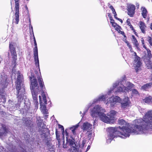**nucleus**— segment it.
<instances>
[{
  "label": "nucleus",
  "instance_id": "45",
  "mask_svg": "<svg viewBox=\"0 0 152 152\" xmlns=\"http://www.w3.org/2000/svg\"><path fill=\"white\" fill-rule=\"evenodd\" d=\"M125 43L127 44V45H128V44H129V42L128 41H125Z\"/></svg>",
  "mask_w": 152,
  "mask_h": 152
},
{
  "label": "nucleus",
  "instance_id": "18",
  "mask_svg": "<svg viewBox=\"0 0 152 152\" xmlns=\"http://www.w3.org/2000/svg\"><path fill=\"white\" fill-rule=\"evenodd\" d=\"M116 112L114 110H111L107 113V115L112 119V121H113L114 118L116 115Z\"/></svg>",
  "mask_w": 152,
  "mask_h": 152
},
{
  "label": "nucleus",
  "instance_id": "34",
  "mask_svg": "<svg viewBox=\"0 0 152 152\" xmlns=\"http://www.w3.org/2000/svg\"><path fill=\"white\" fill-rule=\"evenodd\" d=\"M86 141L85 140H83V143L82 144V146L83 147L86 144Z\"/></svg>",
  "mask_w": 152,
  "mask_h": 152
},
{
  "label": "nucleus",
  "instance_id": "24",
  "mask_svg": "<svg viewBox=\"0 0 152 152\" xmlns=\"http://www.w3.org/2000/svg\"><path fill=\"white\" fill-rule=\"evenodd\" d=\"M132 41L133 43L136 47H137L138 45V43L136 39L134 36L132 35Z\"/></svg>",
  "mask_w": 152,
  "mask_h": 152
},
{
  "label": "nucleus",
  "instance_id": "19",
  "mask_svg": "<svg viewBox=\"0 0 152 152\" xmlns=\"http://www.w3.org/2000/svg\"><path fill=\"white\" fill-rule=\"evenodd\" d=\"M79 126V123H78L75 125L73 126L72 127H70L69 129L72 132L73 134H76V130Z\"/></svg>",
  "mask_w": 152,
  "mask_h": 152
},
{
  "label": "nucleus",
  "instance_id": "16",
  "mask_svg": "<svg viewBox=\"0 0 152 152\" xmlns=\"http://www.w3.org/2000/svg\"><path fill=\"white\" fill-rule=\"evenodd\" d=\"M92 125L88 123H84L82 129L84 130H90L92 128Z\"/></svg>",
  "mask_w": 152,
  "mask_h": 152
},
{
  "label": "nucleus",
  "instance_id": "36",
  "mask_svg": "<svg viewBox=\"0 0 152 152\" xmlns=\"http://www.w3.org/2000/svg\"><path fill=\"white\" fill-rule=\"evenodd\" d=\"M142 44L143 45V47L145 49L147 50V49L146 47H145V45H144V41L143 40H142Z\"/></svg>",
  "mask_w": 152,
  "mask_h": 152
},
{
  "label": "nucleus",
  "instance_id": "44",
  "mask_svg": "<svg viewBox=\"0 0 152 152\" xmlns=\"http://www.w3.org/2000/svg\"><path fill=\"white\" fill-rule=\"evenodd\" d=\"M110 23H111L112 24L113 23H114V20H113L112 21H110Z\"/></svg>",
  "mask_w": 152,
  "mask_h": 152
},
{
  "label": "nucleus",
  "instance_id": "40",
  "mask_svg": "<svg viewBox=\"0 0 152 152\" xmlns=\"http://www.w3.org/2000/svg\"><path fill=\"white\" fill-rule=\"evenodd\" d=\"M129 26H130V28L132 29V30H134L133 27L131 25Z\"/></svg>",
  "mask_w": 152,
  "mask_h": 152
},
{
  "label": "nucleus",
  "instance_id": "11",
  "mask_svg": "<svg viewBox=\"0 0 152 152\" xmlns=\"http://www.w3.org/2000/svg\"><path fill=\"white\" fill-rule=\"evenodd\" d=\"M15 15L13 20V23L18 24L19 21V4L18 0H15Z\"/></svg>",
  "mask_w": 152,
  "mask_h": 152
},
{
  "label": "nucleus",
  "instance_id": "53",
  "mask_svg": "<svg viewBox=\"0 0 152 152\" xmlns=\"http://www.w3.org/2000/svg\"><path fill=\"white\" fill-rule=\"evenodd\" d=\"M124 37H126V36L125 35H124Z\"/></svg>",
  "mask_w": 152,
  "mask_h": 152
},
{
  "label": "nucleus",
  "instance_id": "41",
  "mask_svg": "<svg viewBox=\"0 0 152 152\" xmlns=\"http://www.w3.org/2000/svg\"><path fill=\"white\" fill-rule=\"evenodd\" d=\"M119 32L120 33H121V34H122L123 35H124V32L122 31H120V32Z\"/></svg>",
  "mask_w": 152,
  "mask_h": 152
},
{
  "label": "nucleus",
  "instance_id": "5",
  "mask_svg": "<svg viewBox=\"0 0 152 152\" xmlns=\"http://www.w3.org/2000/svg\"><path fill=\"white\" fill-rule=\"evenodd\" d=\"M103 112H105V110L99 105H96L91 109V115L93 118L99 116L101 120L105 123H112L113 121L111 118L107 116Z\"/></svg>",
  "mask_w": 152,
  "mask_h": 152
},
{
  "label": "nucleus",
  "instance_id": "12",
  "mask_svg": "<svg viewBox=\"0 0 152 152\" xmlns=\"http://www.w3.org/2000/svg\"><path fill=\"white\" fill-rule=\"evenodd\" d=\"M34 41L35 47L33 49L34 58L35 63L36 65L38 67H39V62L38 56V49L37 43L35 38L34 35Z\"/></svg>",
  "mask_w": 152,
  "mask_h": 152
},
{
  "label": "nucleus",
  "instance_id": "14",
  "mask_svg": "<svg viewBox=\"0 0 152 152\" xmlns=\"http://www.w3.org/2000/svg\"><path fill=\"white\" fill-rule=\"evenodd\" d=\"M141 15L144 18H146L147 17L148 12L146 8L144 7H141Z\"/></svg>",
  "mask_w": 152,
  "mask_h": 152
},
{
  "label": "nucleus",
  "instance_id": "8",
  "mask_svg": "<svg viewBox=\"0 0 152 152\" xmlns=\"http://www.w3.org/2000/svg\"><path fill=\"white\" fill-rule=\"evenodd\" d=\"M132 56L134 60L133 61V66L137 72L141 69V66L142 63L140 58L138 56L136 53L133 51V54H132Z\"/></svg>",
  "mask_w": 152,
  "mask_h": 152
},
{
  "label": "nucleus",
  "instance_id": "27",
  "mask_svg": "<svg viewBox=\"0 0 152 152\" xmlns=\"http://www.w3.org/2000/svg\"><path fill=\"white\" fill-rule=\"evenodd\" d=\"M151 53H148V55L144 59L145 61L146 60H150L151 58Z\"/></svg>",
  "mask_w": 152,
  "mask_h": 152
},
{
  "label": "nucleus",
  "instance_id": "50",
  "mask_svg": "<svg viewBox=\"0 0 152 152\" xmlns=\"http://www.w3.org/2000/svg\"><path fill=\"white\" fill-rule=\"evenodd\" d=\"M91 134H92L91 133H90L88 135V137H90V136H91Z\"/></svg>",
  "mask_w": 152,
  "mask_h": 152
},
{
  "label": "nucleus",
  "instance_id": "4",
  "mask_svg": "<svg viewBox=\"0 0 152 152\" xmlns=\"http://www.w3.org/2000/svg\"><path fill=\"white\" fill-rule=\"evenodd\" d=\"M22 75L20 73H18L17 80L16 82V89L17 91V97L18 102L16 104L15 110L20 108V103L23 102L24 99V94L25 89L23 84Z\"/></svg>",
  "mask_w": 152,
  "mask_h": 152
},
{
  "label": "nucleus",
  "instance_id": "15",
  "mask_svg": "<svg viewBox=\"0 0 152 152\" xmlns=\"http://www.w3.org/2000/svg\"><path fill=\"white\" fill-rule=\"evenodd\" d=\"M139 26L142 32L145 34V29L146 27L145 23L142 21H140L139 22Z\"/></svg>",
  "mask_w": 152,
  "mask_h": 152
},
{
  "label": "nucleus",
  "instance_id": "17",
  "mask_svg": "<svg viewBox=\"0 0 152 152\" xmlns=\"http://www.w3.org/2000/svg\"><path fill=\"white\" fill-rule=\"evenodd\" d=\"M152 87V82L146 83L142 86L141 89L145 91H148Z\"/></svg>",
  "mask_w": 152,
  "mask_h": 152
},
{
  "label": "nucleus",
  "instance_id": "26",
  "mask_svg": "<svg viewBox=\"0 0 152 152\" xmlns=\"http://www.w3.org/2000/svg\"><path fill=\"white\" fill-rule=\"evenodd\" d=\"M109 7L112 10V13L114 14V16H117L116 13L112 5H109Z\"/></svg>",
  "mask_w": 152,
  "mask_h": 152
},
{
  "label": "nucleus",
  "instance_id": "54",
  "mask_svg": "<svg viewBox=\"0 0 152 152\" xmlns=\"http://www.w3.org/2000/svg\"><path fill=\"white\" fill-rule=\"evenodd\" d=\"M139 7V5H138V6H137L138 8V7Z\"/></svg>",
  "mask_w": 152,
  "mask_h": 152
},
{
  "label": "nucleus",
  "instance_id": "51",
  "mask_svg": "<svg viewBox=\"0 0 152 152\" xmlns=\"http://www.w3.org/2000/svg\"><path fill=\"white\" fill-rule=\"evenodd\" d=\"M96 123V120H95L94 121V126L95 125V123Z\"/></svg>",
  "mask_w": 152,
  "mask_h": 152
},
{
  "label": "nucleus",
  "instance_id": "20",
  "mask_svg": "<svg viewBox=\"0 0 152 152\" xmlns=\"http://www.w3.org/2000/svg\"><path fill=\"white\" fill-rule=\"evenodd\" d=\"M145 62L148 69H152V62L150 60H146L145 61ZM151 80H152V74L151 75Z\"/></svg>",
  "mask_w": 152,
  "mask_h": 152
},
{
  "label": "nucleus",
  "instance_id": "10",
  "mask_svg": "<svg viewBox=\"0 0 152 152\" xmlns=\"http://www.w3.org/2000/svg\"><path fill=\"white\" fill-rule=\"evenodd\" d=\"M108 98L107 95V94L101 95H99L97 98H96L91 103H90L88 104V108H89L92 105H94V104H95L102 101L105 102H105L106 104H110V103H107V102H106L105 100ZM107 102H108V101Z\"/></svg>",
  "mask_w": 152,
  "mask_h": 152
},
{
  "label": "nucleus",
  "instance_id": "52",
  "mask_svg": "<svg viewBox=\"0 0 152 152\" xmlns=\"http://www.w3.org/2000/svg\"><path fill=\"white\" fill-rule=\"evenodd\" d=\"M147 19H148V21H149V17Z\"/></svg>",
  "mask_w": 152,
  "mask_h": 152
},
{
  "label": "nucleus",
  "instance_id": "28",
  "mask_svg": "<svg viewBox=\"0 0 152 152\" xmlns=\"http://www.w3.org/2000/svg\"><path fill=\"white\" fill-rule=\"evenodd\" d=\"M56 138L57 139V140H58V142H59L60 140L59 137V134L57 130L56 131Z\"/></svg>",
  "mask_w": 152,
  "mask_h": 152
},
{
  "label": "nucleus",
  "instance_id": "23",
  "mask_svg": "<svg viewBox=\"0 0 152 152\" xmlns=\"http://www.w3.org/2000/svg\"><path fill=\"white\" fill-rule=\"evenodd\" d=\"M25 106L23 108L26 110H28L30 108V103L28 101L24 102Z\"/></svg>",
  "mask_w": 152,
  "mask_h": 152
},
{
  "label": "nucleus",
  "instance_id": "38",
  "mask_svg": "<svg viewBox=\"0 0 152 152\" xmlns=\"http://www.w3.org/2000/svg\"><path fill=\"white\" fill-rule=\"evenodd\" d=\"M112 26L114 27L115 28L116 26H117V24L114 22V23H113L112 24Z\"/></svg>",
  "mask_w": 152,
  "mask_h": 152
},
{
  "label": "nucleus",
  "instance_id": "31",
  "mask_svg": "<svg viewBox=\"0 0 152 152\" xmlns=\"http://www.w3.org/2000/svg\"><path fill=\"white\" fill-rule=\"evenodd\" d=\"M127 46L129 47V48L130 49V51L132 53V54H133V50H132V48L131 46L129 44L127 45Z\"/></svg>",
  "mask_w": 152,
  "mask_h": 152
},
{
  "label": "nucleus",
  "instance_id": "49",
  "mask_svg": "<svg viewBox=\"0 0 152 152\" xmlns=\"http://www.w3.org/2000/svg\"><path fill=\"white\" fill-rule=\"evenodd\" d=\"M25 8H26V10H27L28 11V7H27V6H25Z\"/></svg>",
  "mask_w": 152,
  "mask_h": 152
},
{
  "label": "nucleus",
  "instance_id": "7",
  "mask_svg": "<svg viewBox=\"0 0 152 152\" xmlns=\"http://www.w3.org/2000/svg\"><path fill=\"white\" fill-rule=\"evenodd\" d=\"M66 136V142L65 145L64 144V145L63 147L64 148H66L70 146L71 148V151L72 152H81V151H80L78 149V145L76 142L75 140L72 139H68L67 137L68 136V133H67V129L65 130Z\"/></svg>",
  "mask_w": 152,
  "mask_h": 152
},
{
  "label": "nucleus",
  "instance_id": "48",
  "mask_svg": "<svg viewBox=\"0 0 152 152\" xmlns=\"http://www.w3.org/2000/svg\"><path fill=\"white\" fill-rule=\"evenodd\" d=\"M87 111V110H86L85 112H83V114L84 115Z\"/></svg>",
  "mask_w": 152,
  "mask_h": 152
},
{
  "label": "nucleus",
  "instance_id": "35",
  "mask_svg": "<svg viewBox=\"0 0 152 152\" xmlns=\"http://www.w3.org/2000/svg\"><path fill=\"white\" fill-rule=\"evenodd\" d=\"M29 22H30L29 26V28H31V30H32V31L33 32V27H32V26L31 25L30 20H29Z\"/></svg>",
  "mask_w": 152,
  "mask_h": 152
},
{
  "label": "nucleus",
  "instance_id": "43",
  "mask_svg": "<svg viewBox=\"0 0 152 152\" xmlns=\"http://www.w3.org/2000/svg\"><path fill=\"white\" fill-rule=\"evenodd\" d=\"M146 50H147L148 53H151V51L149 49H147Z\"/></svg>",
  "mask_w": 152,
  "mask_h": 152
},
{
  "label": "nucleus",
  "instance_id": "22",
  "mask_svg": "<svg viewBox=\"0 0 152 152\" xmlns=\"http://www.w3.org/2000/svg\"><path fill=\"white\" fill-rule=\"evenodd\" d=\"M146 103L150 104L152 102V96H150L146 97L143 100Z\"/></svg>",
  "mask_w": 152,
  "mask_h": 152
},
{
  "label": "nucleus",
  "instance_id": "55",
  "mask_svg": "<svg viewBox=\"0 0 152 152\" xmlns=\"http://www.w3.org/2000/svg\"><path fill=\"white\" fill-rule=\"evenodd\" d=\"M139 7V5H138V6H137L138 8V7Z\"/></svg>",
  "mask_w": 152,
  "mask_h": 152
},
{
  "label": "nucleus",
  "instance_id": "29",
  "mask_svg": "<svg viewBox=\"0 0 152 152\" xmlns=\"http://www.w3.org/2000/svg\"><path fill=\"white\" fill-rule=\"evenodd\" d=\"M59 128H61V130H62V134L63 136V137H64V127L63 126L61 125H59Z\"/></svg>",
  "mask_w": 152,
  "mask_h": 152
},
{
  "label": "nucleus",
  "instance_id": "9",
  "mask_svg": "<svg viewBox=\"0 0 152 152\" xmlns=\"http://www.w3.org/2000/svg\"><path fill=\"white\" fill-rule=\"evenodd\" d=\"M18 47V45L16 43L12 42H10L9 46V50L8 55L10 57V53L14 61H16V60L17 59V56L15 48Z\"/></svg>",
  "mask_w": 152,
  "mask_h": 152
},
{
  "label": "nucleus",
  "instance_id": "56",
  "mask_svg": "<svg viewBox=\"0 0 152 152\" xmlns=\"http://www.w3.org/2000/svg\"><path fill=\"white\" fill-rule=\"evenodd\" d=\"M81 113V112H80V114Z\"/></svg>",
  "mask_w": 152,
  "mask_h": 152
},
{
  "label": "nucleus",
  "instance_id": "25",
  "mask_svg": "<svg viewBox=\"0 0 152 152\" xmlns=\"http://www.w3.org/2000/svg\"><path fill=\"white\" fill-rule=\"evenodd\" d=\"M139 94V93L136 89H134L132 90V96H138Z\"/></svg>",
  "mask_w": 152,
  "mask_h": 152
},
{
  "label": "nucleus",
  "instance_id": "6",
  "mask_svg": "<svg viewBox=\"0 0 152 152\" xmlns=\"http://www.w3.org/2000/svg\"><path fill=\"white\" fill-rule=\"evenodd\" d=\"M118 102L121 104V106L122 108H125L128 107L130 103L128 97H126L124 99L121 100L120 97L118 96H115L110 98L107 103H110V106L112 107Z\"/></svg>",
  "mask_w": 152,
  "mask_h": 152
},
{
  "label": "nucleus",
  "instance_id": "33",
  "mask_svg": "<svg viewBox=\"0 0 152 152\" xmlns=\"http://www.w3.org/2000/svg\"><path fill=\"white\" fill-rule=\"evenodd\" d=\"M114 18L118 20H119L120 22H121V23H122V22H123V21H122V20L121 19H120V18H118L117 17H116V16H114Z\"/></svg>",
  "mask_w": 152,
  "mask_h": 152
},
{
  "label": "nucleus",
  "instance_id": "30",
  "mask_svg": "<svg viewBox=\"0 0 152 152\" xmlns=\"http://www.w3.org/2000/svg\"><path fill=\"white\" fill-rule=\"evenodd\" d=\"M152 38L150 37H149V42L151 45L152 46Z\"/></svg>",
  "mask_w": 152,
  "mask_h": 152
},
{
  "label": "nucleus",
  "instance_id": "1",
  "mask_svg": "<svg viewBox=\"0 0 152 152\" xmlns=\"http://www.w3.org/2000/svg\"><path fill=\"white\" fill-rule=\"evenodd\" d=\"M134 122L135 130L129 128V124L123 119H119L118 121L119 124L122 126L108 128L107 129V142L110 143L114 137L117 136L125 139L129 137L131 133L137 134L149 133L152 129V110L146 113L143 118L135 120Z\"/></svg>",
  "mask_w": 152,
  "mask_h": 152
},
{
  "label": "nucleus",
  "instance_id": "3",
  "mask_svg": "<svg viewBox=\"0 0 152 152\" xmlns=\"http://www.w3.org/2000/svg\"><path fill=\"white\" fill-rule=\"evenodd\" d=\"M133 86V84L124 80L117 81L113 84V87L108 91V94L109 95L113 92L116 94L118 92H129L131 91Z\"/></svg>",
  "mask_w": 152,
  "mask_h": 152
},
{
  "label": "nucleus",
  "instance_id": "47",
  "mask_svg": "<svg viewBox=\"0 0 152 152\" xmlns=\"http://www.w3.org/2000/svg\"><path fill=\"white\" fill-rule=\"evenodd\" d=\"M110 21H112L113 20L112 17L110 18Z\"/></svg>",
  "mask_w": 152,
  "mask_h": 152
},
{
  "label": "nucleus",
  "instance_id": "2",
  "mask_svg": "<svg viewBox=\"0 0 152 152\" xmlns=\"http://www.w3.org/2000/svg\"><path fill=\"white\" fill-rule=\"evenodd\" d=\"M30 77L31 85L30 88L33 97L34 104L35 109H37L38 106V102L37 101L38 94L41 93V96H39L40 109L41 112L45 115L44 118L46 119L48 118V114L46 109V105L47 104L46 96L44 92L45 87L42 78L39 77L38 78L39 86H38L37 82L36 77L31 74Z\"/></svg>",
  "mask_w": 152,
  "mask_h": 152
},
{
  "label": "nucleus",
  "instance_id": "21",
  "mask_svg": "<svg viewBox=\"0 0 152 152\" xmlns=\"http://www.w3.org/2000/svg\"><path fill=\"white\" fill-rule=\"evenodd\" d=\"M4 75V78H3V81L1 83V85L4 87H5L7 86V84L8 83L7 81V76L4 75Z\"/></svg>",
  "mask_w": 152,
  "mask_h": 152
},
{
  "label": "nucleus",
  "instance_id": "32",
  "mask_svg": "<svg viewBox=\"0 0 152 152\" xmlns=\"http://www.w3.org/2000/svg\"><path fill=\"white\" fill-rule=\"evenodd\" d=\"M126 23L129 26H130L131 25V23L130 22V20L129 19H128L126 20Z\"/></svg>",
  "mask_w": 152,
  "mask_h": 152
},
{
  "label": "nucleus",
  "instance_id": "13",
  "mask_svg": "<svg viewBox=\"0 0 152 152\" xmlns=\"http://www.w3.org/2000/svg\"><path fill=\"white\" fill-rule=\"evenodd\" d=\"M128 15L130 17H132L135 12V6L132 4H129L128 5Z\"/></svg>",
  "mask_w": 152,
  "mask_h": 152
},
{
  "label": "nucleus",
  "instance_id": "37",
  "mask_svg": "<svg viewBox=\"0 0 152 152\" xmlns=\"http://www.w3.org/2000/svg\"><path fill=\"white\" fill-rule=\"evenodd\" d=\"M115 27V29L117 30V31H118L119 30L120 28V26H119V25H117V26H116Z\"/></svg>",
  "mask_w": 152,
  "mask_h": 152
},
{
  "label": "nucleus",
  "instance_id": "39",
  "mask_svg": "<svg viewBox=\"0 0 152 152\" xmlns=\"http://www.w3.org/2000/svg\"><path fill=\"white\" fill-rule=\"evenodd\" d=\"M90 145H88L87 148L85 152H86L87 151H88L90 149Z\"/></svg>",
  "mask_w": 152,
  "mask_h": 152
},
{
  "label": "nucleus",
  "instance_id": "46",
  "mask_svg": "<svg viewBox=\"0 0 152 152\" xmlns=\"http://www.w3.org/2000/svg\"><path fill=\"white\" fill-rule=\"evenodd\" d=\"M150 28L152 30V23H151V24Z\"/></svg>",
  "mask_w": 152,
  "mask_h": 152
},
{
  "label": "nucleus",
  "instance_id": "42",
  "mask_svg": "<svg viewBox=\"0 0 152 152\" xmlns=\"http://www.w3.org/2000/svg\"><path fill=\"white\" fill-rule=\"evenodd\" d=\"M107 15H108V17H109V18H110L112 17L111 15V14L109 13H108Z\"/></svg>",
  "mask_w": 152,
  "mask_h": 152
}]
</instances>
